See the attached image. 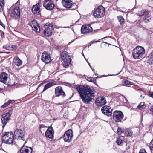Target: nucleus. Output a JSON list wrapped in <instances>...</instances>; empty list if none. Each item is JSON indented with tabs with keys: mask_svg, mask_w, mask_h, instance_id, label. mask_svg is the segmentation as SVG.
Returning a JSON list of instances; mask_svg holds the SVG:
<instances>
[{
	"mask_svg": "<svg viewBox=\"0 0 153 153\" xmlns=\"http://www.w3.org/2000/svg\"><path fill=\"white\" fill-rule=\"evenodd\" d=\"M76 89L79 93L83 102L85 104H90L95 96L94 89L91 88H87L82 85L78 86Z\"/></svg>",
	"mask_w": 153,
	"mask_h": 153,
	"instance_id": "obj_1",
	"label": "nucleus"
},
{
	"mask_svg": "<svg viewBox=\"0 0 153 153\" xmlns=\"http://www.w3.org/2000/svg\"><path fill=\"white\" fill-rule=\"evenodd\" d=\"M145 52V49L142 47L137 46L133 50L132 56L135 59H139L143 58Z\"/></svg>",
	"mask_w": 153,
	"mask_h": 153,
	"instance_id": "obj_2",
	"label": "nucleus"
},
{
	"mask_svg": "<svg viewBox=\"0 0 153 153\" xmlns=\"http://www.w3.org/2000/svg\"><path fill=\"white\" fill-rule=\"evenodd\" d=\"M2 142L5 144H12L13 141V135L9 132L3 133L2 136Z\"/></svg>",
	"mask_w": 153,
	"mask_h": 153,
	"instance_id": "obj_3",
	"label": "nucleus"
},
{
	"mask_svg": "<svg viewBox=\"0 0 153 153\" xmlns=\"http://www.w3.org/2000/svg\"><path fill=\"white\" fill-rule=\"evenodd\" d=\"M44 33L47 36H51L53 30V26L52 24L47 23L42 27Z\"/></svg>",
	"mask_w": 153,
	"mask_h": 153,
	"instance_id": "obj_4",
	"label": "nucleus"
},
{
	"mask_svg": "<svg viewBox=\"0 0 153 153\" xmlns=\"http://www.w3.org/2000/svg\"><path fill=\"white\" fill-rule=\"evenodd\" d=\"M68 53L66 51H64L62 52L61 54L62 59L64 62L63 66L65 68L68 67L71 62V59Z\"/></svg>",
	"mask_w": 153,
	"mask_h": 153,
	"instance_id": "obj_5",
	"label": "nucleus"
},
{
	"mask_svg": "<svg viewBox=\"0 0 153 153\" xmlns=\"http://www.w3.org/2000/svg\"><path fill=\"white\" fill-rule=\"evenodd\" d=\"M105 9L102 6H100L96 9L93 13L95 18H100L103 17L105 14Z\"/></svg>",
	"mask_w": 153,
	"mask_h": 153,
	"instance_id": "obj_6",
	"label": "nucleus"
},
{
	"mask_svg": "<svg viewBox=\"0 0 153 153\" xmlns=\"http://www.w3.org/2000/svg\"><path fill=\"white\" fill-rule=\"evenodd\" d=\"M14 135L15 138L18 140H22L25 141L27 139L25 133L21 129H16L14 132Z\"/></svg>",
	"mask_w": 153,
	"mask_h": 153,
	"instance_id": "obj_7",
	"label": "nucleus"
},
{
	"mask_svg": "<svg viewBox=\"0 0 153 153\" xmlns=\"http://www.w3.org/2000/svg\"><path fill=\"white\" fill-rule=\"evenodd\" d=\"M124 115L122 111H115L113 113V119L116 122H120L123 118Z\"/></svg>",
	"mask_w": 153,
	"mask_h": 153,
	"instance_id": "obj_8",
	"label": "nucleus"
},
{
	"mask_svg": "<svg viewBox=\"0 0 153 153\" xmlns=\"http://www.w3.org/2000/svg\"><path fill=\"white\" fill-rule=\"evenodd\" d=\"M12 111L9 110V112L6 113L1 115V119L3 125L2 127L3 128L4 127L5 125L10 120Z\"/></svg>",
	"mask_w": 153,
	"mask_h": 153,
	"instance_id": "obj_9",
	"label": "nucleus"
},
{
	"mask_svg": "<svg viewBox=\"0 0 153 153\" xmlns=\"http://www.w3.org/2000/svg\"><path fill=\"white\" fill-rule=\"evenodd\" d=\"M11 16L15 19H19L20 17V12L19 8L16 7L11 10Z\"/></svg>",
	"mask_w": 153,
	"mask_h": 153,
	"instance_id": "obj_10",
	"label": "nucleus"
},
{
	"mask_svg": "<svg viewBox=\"0 0 153 153\" xmlns=\"http://www.w3.org/2000/svg\"><path fill=\"white\" fill-rule=\"evenodd\" d=\"M73 136L72 130L71 129H69L65 133L63 138L65 142H69L72 140Z\"/></svg>",
	"mask_w": 153,
	"mask_h": 153,
	"instance_id": "obj_11",
	"label": "nucleus"
},
{
	"mask_svg": "<svg viewBox=\"0 0 153 153\" xmlns=\"http://www.w3.org/2000/svg\"><path fill=\"white\" fill-rule=\"evenodd\" d=\"M42 61L46 64H48L51 61L49 53L44 51L42 54L41 56Z\"/></svg>",
	"mask_w": 153,
	"mask_h": 153,
	"instance_id": "obj_12",
	"label": "nucleus"
},
{
	"mask_svg": "<svg viewBox=\"0 0 153 153\" xmlns=\"http://www.w3.org/2000/svg\"><path fill=\"white\" fill-rule=\"evenodd\" d=\"M113 109L109 106L105 105L102 108L101 111L105 115L110 116L112 114Z\"/></svg>",
	"mask_w": 153,
	"mask_h": 153,
	"instance_id": "obj_13",
	"label": "nucleus"
},
{
	"mask_svg": "<svg viewBox=\"0 0 153 153\" xmlns=\"http://www.w3.org/2000/svg\"><path fill=\"white\" fill-rule=\"evenodd\" d=\"M93 29L89 25H83L81 29V32L82 34H86L93 31Z\"/></svg>",
	"mask_w": 153,
	"mask_h": 153,
	"instance_id": "obj_14",
	"label": "nucleus"
},
{
	"mask_svg": "<svg viewBox=\"0 0 153 153\" xmlns=\"http://www.w3.org/2000/svg\"><path fill=\"white\" fill-rule=\"evenodd\" d=\"M106 103V101L105 97H97L95 102L96 105L98 107H101Z\"/></svg>",
	"mask_w": 153,
	"mask_h": 153,
	"instance_id": "obj_15",
	"label": "nucleus"
},
{
	"mask_svg": "<svg viewBox=\"0 0 153 153\" xmlns=\"http://www.w3.org/2000/svg\"><path fill=\"white\" fill-rule=\"evenodd\" d=\"M30 24L33 30L37 33L39 32L40 31V27L36 21L33 20L31 22Z\"/></svg>",
	"mask_w": 153,
	"mask_h": 153,
	"instance_id": "obj_16",
	"label": "nucleus"
},
{
	"mask_svg": "<svg viewBox=\"0 0 153 153\" xmlns=\"http://www.w3.org/2000/svg\"><path fill=\"white\" fill-rule=\"evenodd\" d=\"M44 7L47 10H51L54 7L53 2L51 0L46 1L43 4Z\"/></svg>",
	"mask_w": 153,
	"mask_h": 153,
	"instance_id": "obj_17",
	"label": "nucleus"
},
{
	"mask_svg": "<svg viewBox=\"0 0 153 153\" xmlns=\"http://www.w3.org/2000/svg\"><path fill=\"white\" fill-rule=\"evenodd\" d=\"M55 94L56 97H59L61 96L64 97L65 96L64 92L63 91L62 87L58 86L55 88Z\"/></svg>",
	"mask_w": 153,
	"mask_h": 153,
	"instance_id": "obj_18",
	"label": "nucleus"
},
{
	"mask_svg": "<svg viewBox=\"0 0 153 153\" xmlns=\"http://www.w3.org/2000/svg\"><path fill=\"white\" fill-rule=\"evenodd\" d=\"M62 3L64 7L67 8H69L73 7L75 3H72L71 0H62Z\"/></svg>",
	"mask_w": 153,
	"mask_h": 153,
	"instance_id": "obj_19",
	"label": "nucleus"
},
{
	"mask_svg": "<svg viewBox=\"0 0 153 153\" xmlns=\"http://www.w3.org/2000/svg\"><path fill=\"white\" fill-rule=\"evenodd\" d=\"M54 131L52 127H50L48 128L45 133V135L47 137L53 139V138Z\"/></svg>",
	"mask_w": 153,
	"mask_h": 153,
	"instance_id": "obj_20",
	"label": "nucleus"
},
{
	"mask_svg": "<svg viewBox=\"0 0 153 153\" xmlns=\"http://www.w3.org/2000/svg\"><path fill=\"white\" fill-rule=\"evenodd\" d=\"M32 152V148L23 146L21 148L20 153H31Z\"/></svg>",
	"mask_w": 153,
	"mask_h": 153,
	"instance_id": "obj_21",
	"label": "nucleus"
},
{
	"mask_svg": "<svg viewBox=\"0 0 153 153\" xmlns=\"http://www.w3.org/2000/svg\"><path fill=\"white\" fill-rule=\"evenodd\" d=\"M7 74L5 72H2L0 75V81L5 83L7 80Z\"/></svg>",
	"mask_w": 153,
	"mask_h": 153,
	"instance_id": "obj_22",
	"label": "nucleus"
},
{
	"mask_svg": "<svg viewBox=\"0 0 153 153\" xmlns=\"http://www.w3.org/2000/svg\"><path fill=\"white\" fill-rule=\"evenodd\" d=\"M137 15L139 16H141L145 15L147 18H149L150 15L149 14V11L144 10L138 12L137 13Z\"/></svg>",
	"mask_w": 153,
	"mask_h": 153,
	"instance_id": "obj_23",
	"label": "nucleus"
},
{
	"mask_svg": "<svg viewBox=\"0 0 153 153\" xmlns=\"http://www.w3.org/2000/svg\"><path fill=\"white\" fill-rule=\"evenodd\" d=\"M13 63L17 66H19L22 65V62L18 57H15L13 58Z\"/></svg>",
	"mask_w": 153,
	"mask_h": 153,
	"instance_id": "obj_24",
	"label": "nucleus"
},
{
	"mask_svg": "<svg viewBox=\"0 0 153 153\" xmlns=\"http://www.w3.org/2000/svg\"><path fill=\"white\" fill-rule=\"evenodd\" d=\"M147 62L149 64H153V50L150 53L146 58Z\"/></svg>",
	"mask_w": 153,
	"mask_h": 153,
	"instance_id": "obj_25",
	"label": "nucleus"
},
{
	"mask_svg": "<svg viewBox=\"0 0 153 153\" xmlns=\"http://www.w3.org/2000/svg\"><path fill=\"white\" fill-rule=\"evenodd\" d=\"M36 6H33L32 9V10L33 13L36 15H38L39 14L40 12V9L38 7H36Z\"/></svg>",
	"mask_w": 153,
	"mask_h": 153,
	"instance_id": "obj_26",
	"label": "nucleus"
},
{
	"mask_svg": "<svg viewBox=\"0 0 153 153\" xmlns=\"http://www.w3.org/2000/svg\"><path fill=\"white\" fill-rule=\"evenodd\" d=\"M53 85V83L51 82L48 83L47 84L45 85L44 86L42 92L46 90L52 86Z\"/></svg>",
	"mask_w": 153,
	"mask_h": 153,
	"instance_id": "obj_27",
	"label": "nucleus"
},
{
	"mask_svg": "<svg viewBox=\"0 0 153 153\" xmlns=\"http://www.w3.org/2000/svg\"><path fill=\"white\" fill-rule=\"evenodd\" d=\"M118 19L120 22V24L123 25L124 23V19L122 16H118L117 17Z\"/></svg>",
	"mask_w": 153,
	"mask_h": 153,
	"instance_id": "obj_28",
	"label": "nucleus"
},
{
	"mask_svg": "<svg viewBox=\"0 0 153 153\" xmlns=\"http://www.w3.org/2000/svg\"><path fill=\"white\" fill-rule=\"evenodd\" d=\"M123 140L120 137H119L117 139L116 141L117 144L120 146H122L123 144Z\"/></svg>",
	"mask_w": 153,
	"mask_h": 153,
	"instance_id": "obj_29",
	"label": "nucleus"
},
{
	"mask_svg": "<svg viewBox=\"0 0 153 153\" xmlns=\"http://www.w3.org/2000/svg\"><path fill=\"white\" fill-rule=\"evenodd\" d=\"M144 102H141L137 107V108L140 109L142 110L145 108Z\"/></svg>",
	"mask_w": 153,
	"mask_h": 153,
	"instance_id": "obj_30",
	"label": "nucleus"
},
{
	"mask_svg": "<svg viewBox=\"0 0 153 153\" xmlns=\"http://www.w3.org/2000/svg\"><path fill=\"white\" fill-rule=\"evenodd\" d=\"M132 133V131L130 130H126L125 131V133L128 136L130 137L131 136Z\"/></svg>",
	"mask_w": 153,
	"mask_h": 153,
	"instance_id": "obj_31",
	"label": "nucleus"
},
{
	"mask_svg": "<svg viewBox=\"0 0 153 153\" xmlns=\"http://www.w3.org/2000/svg\"><path fill=\"white\" fill-rule=\"evenodd\" d=\"M123 131L122 130L121 128L120 127H118L117 129V133L118 134L121 135L122 134Z\"/></svg>",
	"mask_w": 153,
	"mask_h": 153,
	"instance_id": "obj_32",
	"label": "nucleus"
},
{
	"mask_svg": "<svg viewBox=\"0 0 153 153\" xmlns=\"http://www.w3.org/2000/svg\"><path fill=\"white\" fill-rule=\"evenodd\" d=\"M149 146L150 149L153 151V140L150 142Z\"/></svg>",
	"mask_w": 153,
	"mask_h": 153,
	"instance_id": "obj_33",
	"label": "nucleus"
},
{
	"mask_svg": "<svg viewBox=\"0 0 153 153\" xmlns=\"http://www.w3.org/2000/svg\"><path fill=\"white\" fill-rule=\"evenodd\" d=\"M124 84L126 85H132L133 84L132 82H130L129 81L127 80L125 81L124 82Z\"/></svg>",
	"mask_w": 153,
	"mask_h": 153,
	"instance_id": "obj_34",
	"label": "nucleus"
},
{
	"mask_svg": "<svg viewBox=\"0 0 153 153\" xmlns=\"http://www.w3.org/2000/svg\"><path fill=\"white\" fill-rule=\"evenodd\" d=\"M147 18L146 17V16L143 18V20L144 22L145 23H148L149 21V19L150 18Z\"/></svg>",
	"mask_w": 153,
	"mask_h": 153,
	"instance_id": "obj_35",
	"label": "nucleus"
},
{
	"mask_svg": "<svg viewBox=\"0 0 153 153\" xmlns=\"http://www.w3.org/2000/svg\"><path fill=\"white\" fill-rule=\"evenodd\" d=\"M47 127L46 126H45V125H43V124H41L40 125V127H39L40 130V131L42 133V129L44 128H47Z\"/></svg>",
	"mask_w": 153,
	"mask_h": 153,
	"instance_id": "obj_36",
	"label": "nucleus"
},
{
	"mask_svg": "<svg viewBox=\"0 0 153 153\" xmlns=\"http://www.w3.org/2000/svg\"><path fill=\"white\" fill-rule=\"evenodd\" d=\"M10 48V46L8 45H5L3 46L4 49L8 50Z\"/></svg>",
	"mask_w": 153,
	"mask_h": 153,
	"instance_id": "obj_37",
	"label": "nucleus"
},
{
	"mask_svg": "<svg viewBox=\"0 0 153 153\" xmlns=\"http://www.w3.org/2000/svg\"><path fill=\"white\" fill-rule=\"evenodd\" d=\"M87 80L88 81L91 82H92L94 80L93 78L91 77H88Z\"/></svg>",
	"mask_w": 153,
	"mask_h": 153,
	"instance_id": "obj_38",
	"label": "nucleus"
},
{
	"mask_svg": "<svg viewBox=\"0 0 153 153\" xmlns=\"http://www.w3.org/2000/svg\"><path fill=\"white\" fill-rule=\"evenodd\" d=\"M139 153H146V152L145 149H142L140 150Z\"/></svg>",
	"mask_w": 153,
	"mask_h": 153,
	"instance_id": "obj_39",
	"label": "nucleus"
},
{
	"mask_svg": "<svg viewBox=\"0 0 153 153\" xmlns=\"http://www.w3.org/2000/svg\"><path fill=\"white\" fill-rule=\"evenodd\" d=\"M11 48L12 49V50H16L17 48V47L16 46L14 45H12Z\"/></svg>",
	"mask_w": 153,
	"mask_h": 153,
	"instance_id": "obj_40",
	"label": "nucleus"
},
{
	"mask_svg": "<svg viewBox=\"0 0 153 153\" xmlns=\"http://www.w3.org/2000/svg\"><path fill=\"white\" fill-rule=\"evenodd\" d=\"M40 4H41L40 3H38L34 5L33 6H36V7H38V8H40Z\"/></svg>",
	"mask_w": 153,
	"mask_h": 153,
	"instance_id": "obj_41",
	"label": "nucleus"
},
{
	"mask_svg": "<svg viewBox=\"0 0 153 153\" xmlns=\"http://www.w3.org/2000/svg\"><path fill=\"white\" fill-rule=\"evenodd\" d=\"M8 102H9V104H10L11 103H14L15 102L14 100H9L8 101Z\"/></svg>",
	"mask_w": 153,
	"mask_h": 153,
	"instance_id": "obj_42",
	"label": "nucleus"
},
{
	"mask_svg": "<svg viewBox=\"0 0 153 153\" xmlns=\"http://www.w3.org/2000/svg\"><path fill=\"white\" fill-rule=\"evenodd\" d=\"M0 25L4 29L5 28V26L1 22H0Z\"/></svg>",
	"mask_w": 153,
	"mask_h": 153,
	"instance_id": "obj_43",
	"label": "nucleus"
},
{
	"mask_svg": "<svg viewBox=\"0 0 153 153\" xmlns=\"http://www.w3.org/2000/svg\"><path fill=\"white\" fill-rule=\"evenodd\" d=\"M149 95L151 97L153 98V92L149 93Z\"/></svg>",
	"mask_w": 153,
	"mask_h": 153,
	"instance_id": "obj_44",
	"label": "nucleus"
},
{
	"mask_svg": "<svg viewBox=\"0 0 153 153\" xmlns=\"http://www.w3.org/2000/svg\"><path fill=\"white\" fill-rule=\"evenodd\" d=\"M7 105L5 103H4V104L3 105H2L1 106V108H5V107H7Z\"/></svg>",
	"mask_w": 153,
	"mask_h": 153,
	"instance_id": "obj_45",
	"label": "nucleus"
},
{
	"mask_svg": "<svg viewBox=\"0 0 153 153\" xmlns=\"http://www.w3.org/2000/svg\"><path fill=\"white\" fill-rule=\"evenodd\" d=\"M2 6H3V5L1 4V2H0V12H1V9L2 8Z\"/></svg>",
	"mask_w": 153,
	"mask_h": 153,
	"instance_id": "obj_46",
	"label": "nucleus"
},
{
	"mask_svg": "<svg viewBox=\"0 0 153 153\" xmlns=\"http://www.w3.org/2000/svg\"><path fill=\"white\" fill-rule=\"evenodd\" d=\"M100 41H93V42H91V43L92 44H93L94 43H97V42H99Z\"/></svg>",
	"mask_w": 153,
	"mask_h": 153,
	"instance_id": "obj_47",
	"label": "nucleus"
},
{
	"mask_svg": "<svg viewBox=\"0 0 153 153\" xmlns=\"http://www.w3.org/2000/svg\"><path fill=\"white\" fill-rule=\"evenodd\" d=\"M7 105V106H8L9 105V102H8V101L7 102H6L5 103Z\"/></svg>",
	"mask_w": 153,
	"mask_h": 153,
	"instance_id": "obj_48",
	"label": "nucleus"
},
{
	"mask_svg": "<svg viewBox=\"0 0 153 153\" xmlns=\"http://www.w3.org/2000/svg\"><path fill=\"white\" fill-rule=\"evenodd\" d=\"M140 90V91H143V88H140L138 89V90Z\"/></svg>",
	"mask_w": 153,
	"mask_h": 153,
	"instance_id": "obj_49",
	"label": "nucleus"
},
{
	"mask_svg": "<svg viewBox=\"0 0 153 153\" xmlns=\"http://www.w3.org/2000/svg\"><path fill=\"white\" fill-rule=\"evenodd\" d=\"M151 109L152 112V114H153V106L152 107Z\"/></svg>",
	"mask_w": 153,
	"mask_h": 153,
	"instance_id": "obj_50",
	"label": "nucleus"
},
{
	"mask_svg": "<svg viewBox=\"0 0 153 153\" xmlns=\"http://www.w3.org/2000/svg\"><path fill=\"white\" fill-rule=\"evenodd\" d=\"M87 62H88V65H89V66H90V67L91 68V66L90 65V63H89V62H88V61H87Z\"/></svg>",
	"mask_w": 153,
	"mask_h": 153,
	"instance_id": "obj_51",
	"label": "nucleus"
},
{
	"mask_svg": "<svg viewBox=\"0 0 153 153\" xmlns=\"http://www.w3.org/2000/svg\"><path fill=\"white\" fill-rule=\"evenodd\" d=\"M91 44H91H91L88 45V47H89L90 46H91Z\"/></svg>",
	"mask_w": 153,
	"mask_h": 153,
	"instance_id": "obj_52",
	"label": "nucleus"
},
{
	"mask_svg": "<svg viewBox=\"0 0 153 153\" xmlns=\"http://www.w3.org/2000/svg\"><path fill=\"white\" fill-rule=\"evenodd\" d=\"M120 72H119V73H118V74H116L115 75H118V74H119L120 73Z\"/></svg>",
	"mask_w": 153,
	"mask_h": 153,
	"instance_id": "obj_53",
	"label": "nucleus"
},
{
	"mask_svg": "<svg viewBox=\"0 0 153 153\" xmlns=\"http://www.w3.org/2000/svg\"><path fill=\"white\" fill-rule=\"evenodd\" d=\"M42 84V83H41L39 85V86H40Z\"/></svg>",
	"mask_w": 153,
	"mask_h": 153,
	"instance_id": "obj_54",
	"label": "nucleus"
},
{
	"mask_svg": "<svg viewBox=\"0 0 153 153\" xmlns=\"http://www.w3.org/2000/svg\"><path fill=\"white\" fill-rule=\"evenodd\" d=\"M105 43H106V44H108V43H107V42H105ZM108 45H110V44H108Z\"/></svg>",
	"mask_w": 153,
	"mask_h": 153,
	"instance_id": "obj_55",
	"label": "nucleus"
},
{
	"mask_svg": "<svg viewBox=\"0 0 153 153\" xmlns=\"http://www.w3.org/2000/svg\"><path fill=\"white\" fill-rule=\"evenodd\" d=\"M77 8V7H76V6L75 8Z\"/></svg>",
	"mask_w": 153,
	"mask_h": 153,
	"instance_id": "obj_56",
	"label": "nucleus"
},
{
	"mask_svg": "<svg viewBox=\"0 0 153 153\" xmlns=\"http://www.w3.org/2000/svg\"><path fill=\"white\" fill-rule=\"evenodd\" d=\"M83 56L84 57V55L83 54Z\"/></svg>",
	"mask_w": 153,
	"mask_h": 153,
	"instance_id": "obj_57",
	"label": "nucleus"
},
{
	"mask_svg": "<svg viewBox=\"0 0 153 153\" xmlns=\"http://www.w3.org/2000/svg\"><path fill=\"white\" fill-rule=\"evenodd\" d=\"M140 97H142V95H141Z\"/></svg>",
	"mask_w": 153,
	"mask_h": 153,
	"instance_id": "obj_58",
	"label": "nucleus"
},
{
	"mask_svg": "<svg viewBox=\"0 0 153 153\" xmlns=\"http://www.w3.org/2000/svg\"><path fill=\"white\" fill-rule=\"evenodd\" d=\"M0 53H2V52H0Z\"/></svg>",
	"mask_w": 153,
	"mask_h": 153,
	"instance_id": "obj_59",
	"label": "nucleus"
}]
</instances>
